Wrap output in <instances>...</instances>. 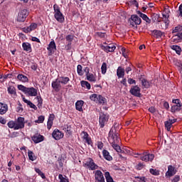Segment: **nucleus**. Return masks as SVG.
Listing matches in <instances>:
<instances>
[{"label": "nucleus", "instance_id": "obj_1", "mask_svg": "<svg viewBox=\"0 0 182 182\" xmlns=\"http://www.w3.org/2000/svg\"><path fill=\"white\" fill-rule=\"evenodd\" d=\"M108 141L112 145V147L117 151V153H123L122 148L120 147L122 139H120V134H119V132H116V128H111L109 130L108 134Z\"/></svg>", "mask_w": 182, "mask_h": 182}, {"label": "nucleus", "instance_id": "obj_2", "mask_svg": "<svg viewBox=\"0 0 182 182\" xmlns=\"http://www.w3.org/2000/svg\"><path fill=\"white\" fill-rule=\"evenodd\" d=\"M7 126L9 129H14V130H21L25 127V118L19 117L16 121H9Z\"/></svg>", "mask_w": 182, "mask_h": 182}, {"label": "nucleus", "instance_id": "obj_3", "mask_svg": "<svg viewBox=\"0 0 182 182\" xmlns=\"http://www.w3.org/2000/svg\"><path fill=\"white\" fill-rule=\"evenodd\" d=\"M53 9L54 17L56 19V21L58 22H60V23H63L65 22V16H63V14L60 12V8H59V6L58 4H54Z\"/></svg>", "mask_w": 182, "mask_h": 182}, {"label": "nucleus", "instance_id": "obj_4", "mask_svg": "<svg viewBox=\"0 0 182 182\" xmlns=\"http://www.w3.org/2000/svg\"><path fill=\"white\" fill-rule=\"evenodd\" d=\"M110 116L108 114H105V112H100V117H99V123L100 127L103 129L107 122H109Z\"/></svg>", "mask_w": 182, "mask_h": 182}, {"label": "nucleus", "instance_id": "obj_5", "mask_svg": "<svg viewBox=\"0 0 182 182\" xmlns=\"http://www.w3.org/2000/svg\"><path fill=\"white\" fill-rule=\"evenodd\" d=\"M84 167H87V168L91 171L97 170V168H99V166L95 163V161H93L92 158H88L85 161Z\"/></svg>", "mask_w": 182, "mask_h": 182}, {"label": "nucleus", "instance_id": "obj_6", "mask_svg": "<svg viewBox=\"0 0 182 182\" xmlns=\"http://www.w3.org/2000/svg\"><path fill=\"white\" fill-rule=\"evenodd\" d=\"M29 15V12L26 9L20 11L18 14L17 21L25 22L26 17Z\"/></svg>", "mask_w": 182, "mask_h": 182}, {"label": "nucleus", "instance_id": "obj_7", "mask_svg": "<svg viewBox=\"0 0 182 182\" xmlns=\"http://www.w3.org/2000/svg\"><path fill=\"white\" fill-rule=\"evenodd\" d=\"M141 91V89H140L139 85H132L129 90V93L136 97H141V93H140Z\"/></svg>", "mask_w": 182, "mask_h": 182}, {"label": "nucleus", "instance_id": "obj_8", "mask_svg": "<svg viewBox=\"0 0 182 182\" xmlns=\"http://www.w3.org/2000/svg\"><path fill=\"white\" fill-rule=\"evenodd\" d=\"M130 20V25L134 27L137 26V25H140V23H141V18L137 15H132Z\"/></svg>", "mask_w": 182, "mask_h": 182}, {"label": "nucleus", "instance_id": "obj_9", "mask_svg": "<svg viewBox=\"0 0 182 182\" xmlns=\"http://www.w3.org/2000/svg\"><path fill=\"white\" fill-rule=\"evenodd\" d=\"M51 86L55 92H60V89H62V83L58 78H56L55 81H53Z\"/></svg>", "mask_w": 182, "mask_h": 182}, {"label": "nucleus", "instance_id": "obj_10", "mask_svg": "<svg viewBox=\"0 0 182 182\" xmlns=\"http://www.w3.org/2000/svg\"><path fill=\"white\" fill-rule=\"evenodd\" d=\"M47 50H48L49 55H53L55 53V51L57 50L56 48V43H55L54 40H52L48 46L47 47Z\"/></svg>", "mask_w": 182, "mask_h": 182}, {"label": "nucleus", "instance_id": "obj_11", "mask_svg": "<svg viewBox=\"0 0 182 182\" xmlns=\"http://www.w3.org/2000/svg\"><path fill=\"white\" fill-rule=\"evenodd\" d=\"M25 95H26V96H30V97L38 96V90H36L33 87H27Z\"/></svg>", "mask_w": 182, "mask_h": 182}, {"label": "nucleus", "instance_id": "obj_12", "mask_svg": "<svg viewBox=\"0 0 182 182\" xmlns=\"http://www.w3.org/2000/svg\"><path fill=\"white\" fill-rule=\"evenodd\" d=\"M102 50L109 53V52H114L116 50V46L114 44H109V46H101Z\"/></svg>", "mask_w": 182, "mask_h": 182}, {"label": "nucleus", "instance_id": "obj_13", "mask_svg": "<svg viewBox=\"0 0 182 182\" xmlns=\"http://www.w3.org/2000/svg\"><path fill=\"white\" fill-rule=\"evenodd\" d=\"M52 136L55 140H60V139H63L64 134L62 132L59 131V129H55L53 132Z\"/></svg>", "mask_w": 182, "mask_h": 182}, {"label": "nucleus", "instance_id": "obj_14", "mask_svg": "<svg viewBox=\"0 0 182 182\" xmlns=\"http://www.w3.org/2000/svg\"><path fill=\"white\" fill-rule=\"evenodd\" d=\"M177 173L176 168L171 165L168 166V171L166 173V177H173Z\"/></svg>", "mask_w": 182, "mask_h": 182}, {"label": "nucleus", "instance_id": "obj_15", "mask_svg": "<svg viewBox=\"0 0 182 182\" xmlns=\"http://www.w3.org/2000/svg\"><path fill=\"white\" fill-rule=\"evenodd\" d=\"M140 159L142 161H153V160H154V154H143L140 156Z\"/></svg>", "mask_w": 182, "mask_h": 182}, {"label": "nucleus", "instance_id": "obj_16", "mask_svg": "<svg viewBox=\"0 0 182 182\" xmlns=\"http://www.w3.org/2000/svg\"><path fill=\"white\" fill-rule=\"evenodd\" d=\"M31 139L36 144H38V143H41V142L43 141V140H45V136L37 134H35L34 136H33L31 137Z\"/></svg>", "mask_w": 182, "mask_h": 182}, {"label": "nucleus", "instance_id": "obj_17", "mask_svg": "<svg viewBox=\"0 0 182 182\" xmlns=\"http://www.w3.org/2000/svg\"><path fill=\"white\" fill-rule=\"evenodd\" d=\"M139 79L141 82L143 87L145 89H149V87H150V81L147 80V79L144 77V75H141Z\"/></svg>", "mask_w": 182, "mask_h": 182}, {"label": "nucleus", "instance_id": "obj_18", "mask_svg": "<svg viewBox=\"0 0 182 182\" xmlns=\"http://www.w3.org/2000/svg\"><path fill=\"white\" fill-rule=\"evenodd\" d=\"M7 92L11 96V97H15L18 96L16 94V88L14 85H9L7 87Z\"/></svg>", "mask_w": 182, "mask_h": 182}, {"label": "nucleus", "instance_id": "obj_19", "mask_svg": "<svg viewBox=\"0 0 182 182\" xmlns=\"http://www.w3.org/2000/svg\"><path fill=\"white\" fill-rule=\"evenodd\" d=\"M55 119V114H50L49 115L48 122H47V129L50 130L52 129V126H53V120Z\"/></svg>", "mask_w": 182, "mask_h": 182}, {"label": "nucleus", "instance_id": "obj_20", "mask_svg": "<svg viewBox=\"0 0 182 182\" xmlns=\"http://www.w3.org/2000/svg\"><path fill=\"white\" fill-rule=\"evenodd\" d=\"M150 35L154 38L159 39V38H161V36H163V32L160 30H152L151 31Z\"/></svg>", "mask_w": 182, "mask_h": 182}, {"label": "nucleus", "instance_id": "obj_21", "mask_svg": "<svg viewBox=\"0 0 182 182\" xmlns=\"http://www.w3.org/2000/svg\"><path fill=\"white\" fill-rule=\"evenodd\" d=\"M83 105L85 102L83 100H78L75 102V109L78 112H83Z\"/></svg>", "mask_w": 182, "mask_h": 182}, {"label": "nucleus", "instance_id": "obj_22", "mask_svg": "<svg viewBox=\"0 0 182 182\" xmlns=\"http://www.w3.org/2000/svg\"><path fill=\"white\" fill-rule=\"evenodd\" d=\"M137 14L139 15L140 18H141L143 19V21H145V22H146V23H151V19H150L147 15L141 13V11H137Z\"/></svg>", "mask_w": 182, "mask_h": 182}, {"label": "nucleus", "instance_id": "obj_23", "mask_svg": "<svg viewBox=\"0 0 182 182\" xmlns=\"http://www.w3.org/2000/svg\"><path fill=\"white\" fill-rule=\"evenodd\" d=\"M124 72L125 70L122 66L118 67L117 70V76L119 79L124 77Z\"/></svg>", "mask_w": 182, "mask_h": 182}, {"label": "nucleus", "instance_id": "obj_24", "mask_svg": "<svg viewBox=\"0 0 182 182\" xmlns=\"http://www.w3.org/2000/svg\"><path fill=\"white\" fill-rule=\"evenodd\" d=\"M102 156L105 160H107V161H112V160H113V158L110 156V153L106 149L102 151Z\"/></svg>", "mask_w": 182, "mask_h": 182}, {"label": "nucleus", "instance_id": "obj_25", "mask_svg": "<svg viewBox=\"0 0 182 182\" xmlns=\"http://www.w3.org/2000/svg\"><path fill=\"white\" fill-rule=\"evenodd\" d=\"M22 48L23 50H25L26 52H28V53H31V52H32V46L29 43H23Z\"/></svg>", "mask_w": 182, "mask_h": 182}, {"label": "nucleus", "instance_id": "obj_26", "mask_svg": "<svg viewBox=\"0 0 182 182\" xmlns=\"http://www.w3.org/2000/svg\"><path fill=\"white\" fill-rule=\"evenodd\" d=\"M58 80H60V82L61 85H68L69 82H70V78L68 77L61 76L58 77Z\"/></svg>", "mask_w": 182, "mask_h": 182}, {"label": "nucleus", "instance_id": "obj_27", "mask_svg": "<svg viewBox=\"0 0 182 182\" xmlns=\"http://www.w3.org/2000/svg\"><path fill=\"white\" fill-rule=\"evenodd\" d=\"M8 112V105L0 102V114H5Z\"/></svg>", "mask_w": 182, "mask_h": 182}, {"label": "nucleus", "instance_id": "obj_28", "mask_svg": "<svg viewBox=\"0 0 182 182\" xmlns=\"http://www.w3.org/2000/svg\"><path fill=\"white\" fill-rule=\"evenodd\" d=\"M18 80L20 82H23V83H26V82H29V79L26 75H23V74H18L17 76Z\"/></svg>", "mask_w": 182, "mask_h": 182}, {"label": "nucleus", "instance_id": "obj_29", "mask_svg": "<svg viewBox=\"0 0 182 182\" xmlns=\"http://www.w3.org/2000/svg\"><path fill=\"white\" fill-rule=\"evenodd\" d=\"M23 102H24V103H26V105H28V106H29L31 109H34V110H38V107H36V105H35V104H33L32 102L25 99V97H23Z\"/></svg>", "mask_w": 182, "mask_h": 182}, {"label": "nucleus", "instance_id": "obj_30", "mask_svg": "<svg viewBox=\"0 0 182 182\" xmlns=\"http://www.w3.org/2000/svg\"><path fill=\"white\" fill-rule=\"evenodd\" d=\"M95 177V180H105V176H103V173H102V171H96Z\"/></svg>", "mask_w": 182, "mask_h": 182}, {"label": "nucleus", "instance_id": "obj_31", "mask_svg": "<svg viewBox=\"0 0 182 182\" xmlns=\"http://www.w3.org/2000/svg\"><path fill=\"white\" fill-rule=\"evenodd\" d=\"M82 87H84V89H87V90H90L92 86L87 81L82 80L80 82Z\"/></svg>", "mask_w": 182, "mask_h": 182}, {"label": "nucleus", "instance_id": "obj_32", "mask_svg": "<svg viewBox=\"0 0 182 182\" xmlns=\"http://www.w3.org/2000/svg\"><path fill=\"white\" fill-rule=\"evenodd\" d=\"M97 102L98 103H100V105H105L107 103V100L106 99V97H103L102 95H99Z\"/></svg>", "mask_w": 182, "mask_h": 182}, {"label": "nucleus", "instance_id": "obj_33", "mask_svg": "<svg viewBox=\"0 0 182 182\" xmlns=\"http://www.w3.org/2000/svg\"><path fill=\"white\" fill-rule=\"evenodd\" d=\"M87 80L89 82H96V77L95 75L92 73H90L87 76H86Z\"/></svg>", "mask_w": 182, "mask_h": 182}, {"label": "nucleus", "instance_id": "obj_34", "mask_svg": "<svg viewBox=\"0 0 182 182\" xmlns=\"http://www.w3.org/2000/svg\"><path fill=\"white\" fill-rule=\"evenodd\" d=\"M28 156L29 160H31V161H35V160H36V156L34 155L33 151L28 150Z\"/></svg>", "mask_w": 182, "mask_h": 182}, {"label": "nucleus", "instance_id": "obj_35", "mask_svg": "<svg viewBox=\"0 0 182 182\" xmlns=\"http://www.w3.org/2000/svg\"><path fill=\"white\" fill-rule=\"evenodd\" d=\"M105 177L107 182H114V181H113V178H112V176H110V173L109 171L105 173Z\"/></svg>", "mask_w": 182, "mask_h": 182}, {"label": "nucleus", "instance_id": "obj_36", "mask_svg": "<svg viewBox=\"0 0 182 182\" xmlns=\"http://www.w3.org/2000/svg\"><path fill=\"white\" fill-rule=\"evenodd\" d=\"M180 110H181V107H180L178 105H173L171 107V113H176V112H180Z\"/></svg>", "mask_w": 182, "mask_h": 182}, {"label": "nucleus", "instance_id": "obj_37", "mask_svg": "<svg viewBox=\"0 0 182 182\" xmlns=\"http://www.w3.org/2000/svg\"><path fill=\"white\" fill-rule=\"evenodd\" d=\"M77 73L79 75V76H83V68L82 67V65H78L77 66Z\"/></svg>", "mask_w": 182, "mask_h": 182}, {"label": "nucleus", "instance_id": "obj_38", "mask_svg": "<svg viewBox=\"0 0 182 182\" xmlns=\"http://www.w3.org/2000/svg\"><path fill=\"white\" fill-rule=\"evenodd\" d=\"M171 48L173 49V50H175L177 55H180V53H181V48L178 46H171Z\"/></svg>", "mask_w": 182, "mask_h": 182}, {"label": "nucleus", "instance_id": "obj_39", "mask_svg": "<svg viewBox=\"0 0 182 182\" xmlns=\"http://www.w3.org/2000/svg\"><path fill=\"white\" fill-rule=\"evenodd\" d=\"M165 129H166L167 132L171 131V126L173 124L168 120L164 122Z\"/></svg>", "mask_w": 182, "mask_h": 182}, {"label": "nucleus", "instance_id": "obj_40", "mask_svg": "<svg viewBox=\"0 0 182 182\" xmlns=\"http://www.w3.org/2000/svg\"><path fill=\"white\" fill-rule=\"evenodd\" d=\"M101 70L102 75H106V72H107V64L106 63H103L101 66Z\"/></svg>", "mask_w": 182, "mask_h": 182}, {"label": "nucleus", "instance_id": "obj_41", "mask_svg": "<svg viewBox=\"0 0 182 182\" xmlns=\"http://www.w3.org/2000/svg\"><path fill=\"white\" fill-rule=\"evenodd\" d=\"M35 171L36 173H38V176H41V178H43V179L46 178L45 173H43V171H41V169L38 168H35Z\"/></svg>", "mask_w": 182, "mask_h": 182}, {"label": "nucleus", "instance_id": "obj_42", "mask_svg": "<svg viewBox=\"0 0 182 182\" xmlns=\"http://www.w3.org/2000/svg\"><path fill=\"white\" fill-rule=\"evenodd\" d=\"M149 172H150L151 174H152L153 176H160V171H159V170H157V169L150 168V169H149Z\"/></svg>", "mask_w": 182, "mask_h": 182}, {"label": "nucleus", "instance_id": "obj_43", "mask_svg": "<svg viewBox=\"0 0 182 182\" xmlns=\"http://www.w3.org/2000/svg\"><path fill=\"white\" fill-rule=\"evenodd\" d=\"M90 99L92 102H97L99 99V95H97V94H92L90 96Z\"/></svg>", "mask_w": 182, "mask_h": 182}, {"label": "nucleus", "instance_id": "obj_44", "mask_svg": "<svg viewBox=\"0 0 182 182\" xmlns=\"http://www.w3.org/2000/svg\"><path fill=\"white\" fill-rule=\"evenodd\" d=\"M84 140L85 141V143L88 144V146H93V141H92V138L90 136H87V138L84 139Z\"/></svg>", "mask_w": 182, "mask_h": 182}, {"label": "nucleus", "instance_id": "obj_45", "mask_svg": "<svg viewBox=\"0 0 182 182\" xmlns=\"http://www.w3.org/2000/svg\"><path fill=\"white\" fill-rule=\"evenodd\" d=\"M172 103L175 105V106H180L182 107L181 100L180 99H175L172 100Z\"/></svg>", "mask_w": 182, "mask_h": 182}, {"label": "nucleus", "instance_id": "obj_46", "mask_svg": "<svg viewBox=\"0 0 182 182\" xmlns=\"http://www.w3.org/2000/svg\"><path fill=\"white\" fill-rule=\"evenodd\" d=\"M17 87H18V90L23 92L24 94L26 93V90H27L28 87L23 86V85H18L17 86Z\"/></svg>", "mask_w": 182, "mask_h": 182}, {"label": "nucleus", "instance_id": "obj_47", "mask_svg": "<svg viewBox=\"0 0 182 182\" xmlns=\"http://www.w3.org/2000/svg\"><path fill=\"white\" fill-rule=\"evenodd\" d=\"M36 99L38 100V107H42V105L43 103V99H42V97L41 96H37L36 97Z\"/></svg>", "mask_w": 182, "mask_h": 182}, {"label": "nucleus", "instance_id": "obj_48", "mask_svg": "<svg viewBox=\"0 0 182 182\" xmlns=\"http://www.w3.org/2000/svg\"><path fill=\"white\" fill-rule=\"evenodd\" d=\"M65 39H66L67 42L72 43L73 39H75V36H73V35H68V36H66Z\"/></svg>", "mask_w": 182, "mask_h": 182}, {"label": "nucleus", "instance_id": "obj_49", "mask_svg": "<svg viewBox=\"0 0 182 182\" xmlns=\"http://www.w3.org/2000/svg\"><path fill=\"white\" fill-rule=\"evenodd\" d=\"M28 28H30L31 32H32V31H35V29H36V28H38V24H36V23H32Z\"/></svg>", "mask_w": 182, "mask_h": 182}, {"label": "nucleus", "instance_id": "obj_50", "mask_svg": "<svg viewBox=\"0 0 182 182\" xmlns=\"http://www.w3.org/2000/svg\"><path fill=\"white\" fill-rule=\"evenodd\" d=\"M45 122V117L44 116H39L38 120L36 121V123H42Z\"/></svg>", "mask_w": 182, "mask_h": 182}, {"label": "nucleus", "instance_id": "obj_51", "mask_svg": "<svg viewBox=\"0 0 182 182\" xmlns=\"http://www.w3.org/2000/svg\"><path fill=\"white\" fill-rule=\"evenodd\" d=\"M136 170H142L144 168V164L143 163H139L136 166Z\"/></svg>", "mask_w": 182, "mask_h": 182}, {"label": "nucleus", "instance_id": "obj_52", "mask_svg": "<svg viewBox=\"0 0 182 182\" xmlns=\"http://www.w3.org/2000/svg\"><path fill=\"white\" fill-rule=\"evenodd\" d=\"M96 35L99 36V38H106V33L97 32Z\"/></svg>", "mask_w": 182, "mask_h": 182}, {"label": "nucleus", "instance_id": "obj_53", "mask_svg": "<svg viewBox=\"0 0 182 182\" xmlns=\"http://www.w3.org/2000/svg\"><path fill=\"white\" fill-rule=\"evenodd\" d=\"M182 31V26H177L176 27H175L173 32L174 33H177V32H181Z\"/></svg>", "mask_w": 182, "mask_h": 182}, {"label": "nucleus", "instance_id": "obj_54", "mask_svg": "<svg viewBox=\"0 0 182 182\" xmlns=\"http://www.w3.org/2000/svg\"><path fill=\"white\" fill-rule=\"evenodd\" d=\"M127 82L129 85H136V80L133 78H128Z\"/></svg>", "mask_w": 182, "mask_h": 182}, {"label": "nucleus", "instance_id": "obj_55", "mask_svg": "<svg viewBox=\"0 0 182 182\" xmlns=\"http://www.w3.org/2000/svg\"><path fill=\"white\" fill-rule=\"evenodd\" d=\"M65 130L68 133V134H69V136H72V129H70V126H67V127L65 128Z\"/></svg>", "mask_w": 182, "mask_h": 182}, {"label": "nucleus", "instance_id": "obj_56", "mask_svg": "<svg viewBox=\"0 0 182 182\" xmlns=\"http://www.w3.org/2000/svg\"><path fill=\"white\" fill-rule=\"evenodd\" d=\"M159 19V15L157 14H154L152 15V21L156 22Z\"/></svg>", "mask_w": 182, "mask_h": 182}, {"label": "nucleus", "instance_id": "obj_57", "mask_svg": "<svg viewBox=\"0 0 182 182\" xmlns=\"http://www.w3.org/2000/svg\"><path fill=\"white\" fill-rule=\"evenodd\" d=\"M22 31L24 32V33H29V32H31V28H29V26L24 27L22 28Z\"/></svg>", "mask_w": 182, "mask_h": 182}, {"label": "nucleus", "instance_id": "obj_58", "mask_svg": "<svg viewBox=\"0 0 182 182\" xmlns=\"http://www.w3.org/2000/svg\"><path fill=\"white\" fill-rule=\"evenodd\" d=\"M132 65H129V66L126 67L125 68V72L127 75H129V72H132Z\"/></svg>", "mask_w": 182, "mask_h": 182}, {"label": "nucleus", "instance_id": "obj_59", "mask_svg": "<svg viewBox=\"0 0 182 182\" xmlns=\"http://www.w3.org/2000/svg\"><path fill=\"white\" fill-rule=\"evenodd\" d=\"M90 69L89 68V67H85L84 68V72L85 73V76L90 75Z\"/></svg>", "mask_w": 182, "mask_h": 182}, {"label": "nucleus", "instance_id": "obj_60", "mask_svg": "<svg viewBox=\"0 0 182 182\" xmlns=\"http://www.w3.org/2000/svg\"><path fill=\"white\" fill-rule=\"evenodd\" d=\"M173 182H178L180 181V176L176 175L174 176V178L172 180Z\"/></svg>", "mask_w": 182, "mask_h": 182}, {"label": "nucleus", "instance_id": "obj_61", "mask_svg": "<svg viewBox=\"0 0 182 182\" xmlns=\"http://www.w3.org/2000/svg\"><path fill=\"white\" fill-rule=\"evenodd\" d=\"M82 139L83 140H85V139L87 138L89 136V134H87V132L82 131Z\"/></svg>", "mask_w": 182, "mask_h": 182}, {"label": "nucleus", "instance_id": "obj_62", "mask_svg": "<svg viewBox=\"0 0 182 182\" xmlns=\"http://www.w3.org/2000/svg\"><path fill=\"white\" fill-rule=\"evenodd\" d=\"M97 148L100 149V150H102L103 149V142L102 141H98L97 142Z\"/></svg>", "mask_w": 182, "mask_h": 182}, {"label": "nucleus", "instance_id": "obj_63", "mask_svg": "<svg viewBox=\"0 0 182 182\" xmlns=\"http://www.w3.org/2000/svg\"><path fill=\"white\" fill-rule=\"evenodd\" d=\"M122 56H124V58H127V53H126V48H122Z\"/></svg>", "mask_w": 182, "mask_h": 182}, {"label": "nucleus", "instance_id": "obj_64", "mask_svg": "<svg viewBox=\"0 0 182 182\" xmlns=\"http://www.w3.org/2000/svg\"><path fill=\"white\" fill-rule=\"evenodd\" d=\"M178 11H179V16H182V4L179 6Z\"/></svg>", "mask_w": 182, "mask_h": 182}]
</instances>
